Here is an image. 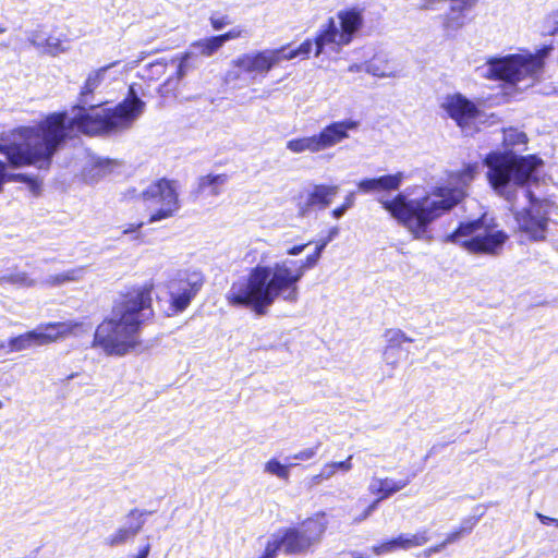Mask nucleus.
Returning <instances> with one entry per match:
<instances>
[{
  "label": "nucleus",
  "instance_id": "a19ab883",
  "mask_svg": "<svg viewBox=\"0 0 558 558\" xmlns=\"http://www.w3.org/2000/svg\"><path fill=\"white\" fill-rule=\"evenodd\" d=\"M12 180H15V181H24V182H27L31 186V190L36 193L37 190L39 189V185L37 183V181L35 179H32L29 177H27L26 174H16V175H13L11 178Z\"/></svg>",
  "mask_w": 558,
  "mask_h": 558
},
{
  "label": "nucleus",
  "instance_id": "37998d69",
  "mask_svg": "<svg viewBox=\"0 0 558 558\" xmlns=\"http://www.w3.org/2000/svg\"><path fill=\"white\" fill-rule=\"evenodd\" d=\"M379 500L373 501L360 517L354 519V522H362L363 520L367 519L372 514V512L377 508Z\"/></svg>",
  "mask_w": 558,
  "mask_h": 558
},
{
  "label": "nucleus",
  "instance_id": "4c0bfd02",
  "mask_svg": "<svg viewBox=\"0 0 558 558\" xmlns=\"http://www.w3.org/2000/svg\"><path fill=\"white\" fill-rule=\"evenodd\" d=\"M210 23L215 31H222L231 24L228 15L215 13L210 16Z\"/></svg>",
  "mask_w": 558,
  "mask_h": 558
},
{
  "label": "nucleus",
  "instance_id": "473e14b6",
  "mask_svg": "<svg viewBox=\"0 0 558 558\" xmlns=\"http://www.w3.org/2000/svg\"><path fill=\"white\" fill-rule=\"evenodd\" d=\"M410 483L409 478L404 480H393L391 477H385L383 478V488H384V495L379 496L376 500H379V502L391 495L402 490L404 487H407Z\"/></svg>",
  "mask_w": 558,
  "mask_h": 558
},
{
  "label": "nucleus",
  "instance_id": "4d7b16f0",
  "mask_svg": "<svg viewBox=\"0 0 558 558\" xmlns=\"http://www.w3.org/2000/svg\"><path fill=\"white\" fill-rule=\"evenodd\" d=\"M3 348H4V344H3V343H1V344H0V349H3Z\"/></svg>",
  "mask_w": 558,
  "mask_h": 558
},
{
  "label": "nucleus",
  "instance_id": "a211bd4d",
  "mask_svg": "<svg viewBox=\"0 0 558 558\" xmlns=\"http://www.w3.org/2000/svg\"><path fill=\"white\" fill-rule=\"evenodd\" d=\"M144 525L143 513L138 510H132L124 525L120 526L114 533L105 538V544L109 547H118L133 539Z\"/></svg>",
  "mask_w": 558,
  "mask_h": 558
},
{
  "label": "nucleus",
  "instance_id": "5fc2aeb1",
  "mask_svg": "<svg viewBox=\"0 0 558 558\" xmlns=\"http://www.w3.org/2000/svg\"><path fill=\"white\" fill-rule=\"evenodd\" d=\"M340 39L338 44L348 45L350 43V37H340Z\"/></svg>",
  "mask_w": 558,
  "mask_h": 558
},
{
  "label": "nucleus",
  "instance_id": "1a4fd4ad",
  "mask_svg": "<svg viewBox=\"0 0 558 558\" xmlns=\"http://www.w3.org/2000/svg\"><path fill=\"white\" fill-rule=\"evenodd\" d=\"M92 326L82 322H58L41 324L37 328L9 340V352H21L41 347L70 336L78 337L90 331Z\"/></svg>",
  "mask_w": 558,
  "mask_h": 558
},
{
  "label": "nucleus",
  "instance_id": "c9c22d12",
  "mask_svg": "<svg viewBox=\"0 0 558 558\" xmlns=\"http://www.w3.org/2000/svg\"><path fill=\"white\" fill-rule=\"evenodd\" d=\"M396 550H398V549H397V545L395 543V538L372 547V551L376 556L390 554Z\"/></svg>",
  "mask_w": 558,
  "mask_h": 558
},
{
  "label": "nucleus",
  "instance_id": "2f4dec72",
  "mask_svg": "<svg viewBox=\"0 0 558 558\" xmlns=\"http://www.w3.org/2000/svg\"><path fill=\"white\" fill-rule=\"evenodd\" d=\"M527 136L524 132L517 129H507L504 131V145L507 149L525 146Z\"/></svg>",
  "mask_w": 558,
  "mask_h": 558
},
{
  "label": "nucleus",
  "instance_id": "72a5a7b5",
  "mask_svg": "<svg viewBox=\"0 0 558 558\" xmlns=\"http://www.w3.org/2000/svg\"><path fill=\"white\" fill-rule=\"evenodd\" d=\"M543 28L547 32V35H555L558 33V9L544 16Z\"/></svg>",
  "mask_w": 558,
  "mask_h": 558
},
{
  "label": "nucleus",
  "instance_id": "2eb2a0df",
  "mask_svg": "<svg viewBox=\"0 0 558 558\" xmlns=\"http://www.w3.org/2000/svg\"><path fill=\"white\" fill-rule=\"evenodd\" d=\"M519 230L529 239L539 241L546 236L548 218L543 207L532 203L531 207L515 215Z\"/></svg>",
  "mask_w": 558,
  "mask_h": 558
},
{
  "label": "nucleus",
  "instance_id": "09e8293b",
  "mask_svg": "<svg viewBox=\"0 0 558 558\" xmlns=\"http://www.w3.org/2000/svg\"><path fill=\"white\" fill-rule=\"evenodd\" d=\"M353 204H354V193H349L345 196L344 203L342 205L345 209H349L353 206Z\"/></svg>",
  "mask_w": 558,
  "mask_h": 558
},
{
  "label": "nucleus",
  "instance_id": "423d86ee",
  "mask_svg": "<svg viewBox=\"0 0 558 558\" xmlns=\"http://www.w3.org/2000/svg\"><path fill=\"white\" fill-rule=\"evenodd\" d=\"M327 527L326 514L317 512L299 525L286 527L274 534L259 558H276L280 549L287 554H306L320 544Z\"/></svg>",
  "mask_w": 558,
  "mask_h": 558
},
{
  "label": "nucleus",
  "instance_id": "9b49d317",
  "mask_svg": "<svg viewBox=\"0 0 558 558\" xmlns=\"http://www.w3.org/2000/svg\"><path fill=\"white\" fill-rule=\"evenodd\" d=\"M150 211L148 222L155 223L174 217L180 208L179 184L175 181L159 179L150 183L141 194Z\"/></svg>",
  "mask_w": 558,
  "mask_h": 558
},
{
  "label": "nucleus",
  "instance_id": "58836bf2",
  "mask_svg": "<svg viewBox=\"0 0 558 558\" xmlns=\"http://www.w3.org/2000/svg\"><path fill=\"white\" fill-rule=\"evenodd\" d=\"M368 492L374 495H384V488H383V478L380 477H372L369 485H368Z\"/></svg>",
  "mask_w": 558,
  "mask_h": 558
},
{
  "label": "nucleus",
  "instance_id": "de8ad7c7",
  "mask_svg": "<svg viewBox=\"0 0 558 558\" xmlns=\"http://www.w3.org/2000/svg\"><path fill=\"white\" fill-rule=\"evenodd\" d=\"M306 246H307V244L295 245V246L289 248L287 251V254L291 255V256H296V255L301 254L305 250Z\"/></svg>",
  "mask_w": 558,
  "mask_h": 558
},
{
  "label": "nucleus",
  "instance_id": "bb28decb",
  "mask_svg": "<svg viewBox=\"0 0 558 558\" xmlns=\"http://www.w3.org/2000/svg\"><path fill=\"white\" fill-rule=\"evenodd\" d=\"M229 37H205L194 43L191 47L192 56H211Z\"/></svg>",
  "mask_w": 558,
  "mask_h": 558
},
{
  "label": "nucleus",
  "instance_id": "a18cd8bd",
  "mask_svg": "<svg viewBox=\"0 0 558 558\" xmlns=\"http://www.w3.org/2000/svg\"><path fill=\"white\" fill-rule=\"evenodd\" d=\"M150 543L147 539L146 543L140 547L137 554L132 556V558H147L150 553Z\"/></svg>",
  "mask_w": 558,
  "mask_h": 558
},
{
  "label": "nucleus",
  "instance_id": "6e6552de",
  "mask_svg": "<svg viewBox=\"0 0 558 558\" xmlns=\"http://www.w3.org/2000/svg\"><path fill=\"white\" fill-rule=\"evenodd\" d=\"M449 240L473 254L499 255L508 240V234L487 223L486 217L483 216L477 220L462 222L449 235Z\"/></svg>",
  "mask_w": 558,
  "mask_h": 558
},
{
  "label": "nucleus",
  "instance_id": "7c9ffc66",
  "mask_svg": "<svg viewBox=\"0 0 558 558\" xmlns=\"http://www.w3.org/2000/svg\"><path fill=\"white\" fill-rule=\"evenodd\" d=\"M264 472L279 480L288 481L290 477V465L283 464L276 458H272L264 464Z\"/></svg>",
  "mask_w": 558,
  "mask_h": 558
},
{
  "label": "nucleus",
  "instance_id": "f257e3e1",
  "mask_svg": "<svg viewBox=\"0 0 558 558\" xmlns=\"http://www.w3.org/2000/svg\"><path fill=\"white\" fill-rule=\"evenodd\" d=\"M106 68L90 73L81 93L80 105L70 113L48 117L36 128H23L12 134V140L0 146L13 166L33 165L46 169L51 157L65 136L75 133L89 135L117 133L130 129L143 114L145 102L130 86L128 97L113 109L89 104L87 96L102 81Z\"/></svg>",
  "mask_w": 558,
  "mask_h": 558
},
{
  "label": "nucleus",
  "instance_id": "cd10ccee",
  "mask_svg": "<svg viewBox=\"0 0 558 558\" xmlns=\"http://www.w3.org/2000/svg\"><path fill=\"white\" fill-rule=\"evenodd\" d=\"M365 71L377 77H398L399 72L389 66L388 62L375 58L365 64Z\"/></svg>",
  "mask_w": 558,
  "mask_h": 558
},
{
  "label": "nucleus",
  "instance_id": "a878e982",
  "mask_svg": "<svg viewBox=\"0 0 558 558\" xmlns=\"http://www.w3.org/2000/svg\"><path fill=\"white\" fill-rule=\"evenodd\" d=\"M429 541L428 530L424 529L417 531L416 533L410 534H400L395 537V543L397 545V549L409 550L414 547H420L425 545Z\"/></svg>",
  "mask_w": 558,
  "mask_h": 558
},
{
  "label": "nucleus",
  "instance_id": "6e6d98bb",
  "mask_svg": "<svg viewBox=\"0 0 558 558\" xmlns=\"http://www.w3.org/2000/svg\"><path fill=\"white\" fill-rule=\"evenodd\" d=\"M335 234H337V229H333V230L330 232V234H329L328 239L326 240V241H327V243L332 239V236H333Z\"/></svg>",
  "mask_w": 558,
  "mask_h": 558
},
{
  "label": "nucleus",
  "instance_id": "c85d7f7f",
  "mask_svg": "<svg viewBox=\"0 0 558 558\" xmlns=\"http://www.w3.org/2000/svg\"><path fill=\"white\" fill-rule=\"evenodd\" d=\"M85 269L83 267L73 268L58 275L49 276L45 283L48 286H61L66 282L78 281L83 278Z\"/></svg>",
  "mask_w": 558,
  "mask_h": 558
},
{
  "label": "nucleus",
  "instance_id": "4468645a",
  "mask_svg": "<svg viewBox=\"0 0 558 558\" xmlns=\"http://www.w3.org/2000/svg\"><path fill=\"white\" fill-rule=\"evenodd\" d=\"M440 108L462 130L470 128L481 113L477 106L461 94L444 97Z\"/></svg>",
  "mask_w": 558,
  "mask_h": 558
},
{
  "label": "nucleus",
  "instance_id": "ea45409f",
  "mask_svg": "<svg viewBox=\"0 0 558 558\" xmlns=\"http://www.w3.org/2000/svg\"><path fill=\"white\" fill-rule=\"evenodd\" d=\"M335 37H315V46H316V56L323 52V49L326 45L335 44Z\"/></svg>",
  "mask_w": 558,
  "mask_h": 558
},
{
  "label": "nucleus",
  "instance_id": "ddd939ff",
  "mask_svg": "<svg viewBox=\"0 0 558 558\" xmlns=\"http://www.w3.org/2000/svg\"><path fill=\"white\" fill-rule=\"evenodd\" d=\"M338 185L317 184L304 190L295 197L298 214L301 217L308 216L315 209L327 208L338 194Z\"/></svg>",
  "mask_w": 558,
  "mask_h": 558
},
{
  "label": "nucleus",
  "instance_id": "864d4df0",
  "mask_svg": "<svg viewBox=\"0 0 558 558\" xmlns=\"http://www.w3.org/2000/svg\"><path fill=\"white\" fill-rule=\"evenodd\" d=\"M360 70H361V65H357V64H352L349 66L350 72H357Z\"/></svg>",
  "mask_w": 558,
  "mask_h": 558
},
{
  "label": "nucleus",
  "instance_id": "f3484780",
  "mask_svg": "<svg viewBox=\"0 0 558 558\" xmlns=\"http://www.w3.org/2000/svg\"><path fill=\"white\" fill-rule=\"evenodd\" d=\"M363 24V17L359 10H341L337 14V21L329 17L319 31L318 35H354Z\"/></svg>",
  "mask_w": 558,
  "mask_h": 558
},
{
  "label": "nucleus",
  "instance_id": "20e7f679",
  "mask_svg": "<svg viewBox=\"0 0 558 558\" xmlns=\"http://www.w3.org/2000/svg\"><path fill=\"white\" fill-rule=\"evenodd\" d=\"M151 289L142 287L123 295L112 310V316L104 320L94 335V347L108 355L123 356L141 345V326L149 319Z\"/></svg>",
  "mask_w": 558,
  "mask_h": 558
},
{
  "label": "nucleus",
  "instance_id": "79ce46f5",
  "mask_svg": "<svg viewBox=\"0 0 558 558\" xmlns=\"http://www.w3.org/2000/svg\"><path fill=\"white\" fill-rule=\"evenodd\" d=\"M477 523V519L474 518V517H471V518H466L464 519L462 522H461V525H460V530L461 532L464 534H469L471 533V531L473 530V527L476 525Z\"/></svg>",
  "mask_w": 558,
  "mask_h": 558
},
{
  "label": "nucleus",
  "instance_id": "f8f14e48",
  "mask_svg": "<svg viewBox=\"0 0 558 558\" xmlns=\"http://www.w3.org/2000/svg\"><path fill=\"white\" fill-rule=\"evenodd\" d=\"M204 284V276L198 270L180 271L168 284L170 304L175 313L183 312Z\"/></svg>",
  "mask_w": 558,
  "mask_h": 558
},
{
  "label": "nucleus",
  "instance_id": "c03bdc74",
  "mask_svg": "<svg viewBox=\"0 0 558 558\" xmlns=\"http://www.w3.org/2000/svg\"><path fill=\"white\" fill-rule=\"evenodd\" d=\"M462 536H463V533L461 532L460 529H458L457 531L450 532L446 536V539L444 541V543H446V546H447L449 544L458 542Z\"/></svg>",
  "mask_w": 558,
  "mask_h": 558
},
{
  "label": "nucleus",
  "instance_id": "7ed1b4c3",
  "mask_svg": "<svg viewBox=\"0 0 558 558\" xmlns=\"http://www.w3.org/2000/svg\"><path fill=\"white\" fill-rule=\"evenodd\" d=\"M477 173L476 165H469L450 177L448 184L435 186L423 196L409 198L404 193L395 197L380 196L377 202L416 240L428 239L429 226L458 205Z\"/></svg>",
  "mask_w": 558,
  "mask_h": 558
},
{
  "label": "nucleus",
  "instance_id": "4be33fe9",
  "mask_svg": "<svg viewBox=\"0 0 558 558\" xmlns=\"http://www.w3.org/2000/svg\"><path fill=\"white\" fill-rule=\"evenodd\" d=\"M352 456H349L343 461H331L323 465L319 474L312 477V482L315 485L320 484L324 481H328L333 477L338 472L347 473L352 470Z\"/></svg>",
  "mask_w": 558,
  "mask_h": 558
},
{
  "label": "nucleus",
  "instance_id": "603ef678",
  "mask_svg": "<svg viewBox=\"0 0 558 558\" xmlns=\"http://www.w3.org/2000/svg\"><path fill=\"white\" fill-rule=\"evenodd\" d=\"M445 547H446V543H444V542H442V543H440V544H438V545H436V546H434V547H430V548L428 549V554L439 553V551H441Z\"/></svg>",
  "mask_w": 558,
  "mask_h": 558
},
{
  "label": "nucleus",
  "instance_id": "0eeeda50",
  "mask_svg": "<svg viewBox=\"0 0 558 558\" xmlns=\"http://www.w3.org/2000/svg\"><path fill=\"white\" fill-rule=\"evenodd\" d=\"M313 47L311 39L305 40L298 49L281 48L264 50L255 53H246L233 61V69L227 74V81L232 82L245 75L248 80L265 77L266 74L283 60L306 58Z\"/></svg>",
  "mask_w": 558,
  "mask_h": 558
},
{
  "label": "nucleus",
  "instance_id": "39448f33",
  "mask_svg": "<svg viewBox=\"0 0 558 558\" xmlns=\"http://www.w3.org/2000/svg\"><path fill=\"white\" fill-rule=\"evenodd\" d=\"M485 162L490 185L507 201L514 197L517 187L523 185L542 163L535 156L518 157L513 153H492Z\"/></svg>",
  "mask_w": 558,
  "mask_h": 558
},
{
  "label": "nucleus",
  "instance_id": "412c9836",
  "mask_svg": "<svg viewBox=\"0 0 558 558\" xmlns=\"http://www.w3.org/2000/svg\"><path fill=\"white\" fill-rule=\"evenodd\" d=\"M405 175L403 172L387 174L378 178L364 179L357 183V189L363 193L381 191H397L401 186Z\"/></svg>",
  "mask_w": 558,
  "mask_h": 558
},
{
  "label": "nucleus",
  "instance_id": "b1692460",
  "mask_svg": "<svg viewBox=\"0 0 558 558\" xmlns=\"http://www.w3.org/2000/svg\"><path fill=\"white\" fill-rule=\"evenodd\" d=\"M110 172V162L108 160L90 159L82 171L83 180L93 184Z\"/></svg>",
  "mask_w": 558,
  "mask_h": 558
},
{
  "label": "nucleus",
  "instance_id": "dca6fc26",
  "mask_svg": "<svg viewBox=\"0 0 558 558\" xmlns=\"http://www.w3.org/2000/svg\"><path fill=\"white\" fill-rule=\"evenodd\" d=\"M359 128L360 121L354 119H344L328 123L316 133L320 150L330 149L349 140L350 133L356 132Z\"/></svg>",
  "mask_w": 558,
  "mask_h": 558
},
{
  "label": "nucleus",
  "instance_id": "aec40b11",
  "mask_svg": "<svg viewBox=\"0 0 558 558\" xmlns=\"http://www.w3.org/2000/svg\"><path fill=\"white\" fill-rule=\"evenodd\" d=\"M449 11L445 24L447 28L457 31L471 21L470 14L480 0H448Z\"/></svg>",
  "mask_w": 558,
  "mask_h": 558
},
{
  "label": "nucleus",
  "instance_id": "393cba45",
  "mask_svg": "<svg viewBox=\"0 0 558 558\" xmlns=\"http://www.w3.org/2000/svg\"><path fill=\"white\" fill-rule=\"evenodd\" d=\"M286 148L293 154H316L322 151L316 134L291 138L287 142Z\"/></svg>",
  "mask_w": 558,
  "mask_h": 558
},
{
  "label": "nucleus",
  "instance_id": "8fccbe9b",
  "mask_svg": "<svg viewBox=\"0 0 558 558\" xmlns=\"http://www.w3.org/2000/svg\"><path fill=\"white\" fill-rule=\"evenodd\" d=\"M347 210H348V209H345V208L343 207V205H341L340 207H337V208H335V209L332 210V217H333V218H336V219H339V218H341V217L344 215V213H345Z\"/></svg>",
  "mask_w": 558,
  "mask_h": 558
},
{
  "label": "nucleus",
  "instance_id": "f03ea898",
  "mask_svg": "<svg viewBox=\"0 0 558 558\" xmlns=\"http://www.w3.org/2000/svg\"><path fill=\"white\" fill-rule=\"evenodd\" d=\"M326 245L327 241H322L305 259L283 258L272 265L257 264L231 284L226 294L228 303L251 308L257 315H265L277 300L296 303L299 282L318 264Z\"/></svg>",
  "mask_w": 558,
  "mask_h": 558
},
{
  "label": "nucleus",
  "instance_id": "f704fd0d",
  "mask_svg": "<svg viewBox=\"0 0 558 558\" xmlns=\"http://www.w3.org/2000/svg\"><path fill=\"white\" fill-rule=\"evenodd\" d=\"M1 281L20 284L23 287H32L35 284V281L29 279L25 272H16L10 276L2 277Z\"/></svg>",
  "mask_w": 558,
  "mask_h": 558
},
{
  "label": "nucleus",
  "instance_id": "e433bc0d",
  "mask_svg": "<svg viewBox=\"0 0 558 558\" xmlns=\"http://www.w3.org/2000/svg\"><path fill=\"white\" fill-rule=\"evenodd\" d=\"M320 444H317L314 447L305 448L294 453L291 458L299 461H308L316 457L317 451L319 449Z\"/></svg>",
  "mask_w": 558,
  "mask_h": 558
},
{
  "label": "nucleus",
  "instance_id": "13d9d810",
  "mask_svg": "<svg viewBox=\"0 0 558 558\" xmlns=\"http://www.w3.org/2000/svg\"><path fill=\"white\" fill-rule=\"evenodd\" d=\"M3 407V403L0 401V409Z\"/></svg>",
  "mask_w": 558,
  "mask_h": 558
},
{
  "label": "nucleus",
  "instance_id": "9d476101",
  "mask_svg": "<svg viewBox=\"0 0 558 558\" xmlns=\"http://www.w3.org/2000/svg\"><path fill=\"white\" fill-rule=\"evenodd\" d=\"M548 48L538 51L536 54H509L500 58H493L487 61L485 75L488 78L501 80L510 83L519 82L527 76L538 74L544 64V58Z\"/></svg>",
  "mask_w": 558,
  "mask_h": 558
},
{
  "label": "nucleus",
  "instance_id": "c756f323",
  "mask_svg": "<svg viewBox=\"0 0 558 558\" xmlns=\"http://www.w3.org/2000/svg\"><path fill=\"white\" fill-rule=\"evenodd\" d=\"M32 43L43 53L56 56L63 51L60 37H34Z\"/></svg>",
  "mask_w": 558,
  "mask_h": 558
},
{
  "label": "nucleus",
  "instance_id": "49530a36",
  "mask_svg": "<svg viewBox=\"0 0 558 558\" xmlns=\"http://www.w3.org/2000/svg\"><path fill=\"white\" fill-rule=\"evenodd\" d=\"M536 517L545 525L556 524L558 526V519H554V518L547 517V515L542 514L539 512L536 513Z\"/></svg>",
  "mask_w": 558,
  "mask_h": 558
},
{
  "label": "nucleus",
  "instance_id": "3c124183",
  "mask_svg": "<svg viewBox=\"0 0 558 558\" xmlns=\"http://www.w3.org/2000/svg\"><path fill=\"white\" fill-rule=\"evenodd\" d=\"M143 223H136V225H130L128 228H125L123 230V234H129V233H132V232H136L137 230H140L142 228Z\"/></svg>",
  "mask_w": 558,
  "mask_h": 558
},
{
  "label": "nucleus",
  "instance_id": "6ab92c4d",
  "mask_svg": "<svg viewBox=\"0 0 558 558\" xmlns=\"http://www.w3.org/2000/svg\"><path fill=\"white\" fill-rule=\"evenodd\" d=\"M386 347L383 352V359L387 365L396 367L402 357V344L412 342L401 329L391 328L385 331Z\"/></svg>",
  "mask_w": 558,
  "mask_h": 558
},
{
  "label": "nucleus",
  "instance_id": "5701e85b",
  "mask_svg": "<svg viewBox=\"0 0 558 558\" xmlns=\"http://www.w3.org/2000/svg\"><path fill=\"white\" fill-rule=\"evenodd\" d=\"M229 178L227 174H207L198 180V192L208 196H218Z\"/></svg>",
  "mask_w": 558,
  "mask_h": 558
}]
</instances>
